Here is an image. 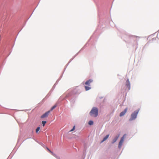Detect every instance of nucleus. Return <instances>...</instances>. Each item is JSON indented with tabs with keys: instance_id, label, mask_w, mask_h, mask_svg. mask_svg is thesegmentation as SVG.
Wrapping results in <instances>:
<instances>
[{
	"instance_id": "dca6fc26",
	"label": "nucleus",
	"mask_w": 159,
	"mask_h": 159,
	"mask_svg": "<svg viewBox=\"0 0 159 159\" xmlns=\"http://www.w3.org/2000/svg\"><path fill=\"white\" fill-rule=\"evenodd\" d=\"M49 152H50L52 154H53V152L51 151V150L49 149L48 150Z\"/></svg>"
},
{
	"instance_id": "2eb2a0df",
	"label": "nucleus",
	"mask_w": 159,
	"mask_h": 159,
	"mask_svg": "<svg viewBox=\"0 0 159 159\" xmlns=\"http://www.w3.org/2000/svg\"><path fill=\"white\" fill-rule=\"evenodd\" d=\"M75 129V126H74L73 128L70 131L71 132L74 130Z\"/></svg>"
},
{
	"instance_id": "6e6552de",
	"label": "nucleus",
	"mask_w": 159,
	"mask_h": 159,
	"mask_svg": "<svg viewBox=\"0 0 159 159\" xmlns=\"http://www.w3.org/2000/svg\"><path fill=\"white\" fill-rule=\"evenodd\" d=\"M119 135H118V136H116L115 138H114V139H113L112 141V143H114L117 140L118 138H119Z\"/></svg>"
},
{
	"instance_id": "20e7f679",
	"label": "nucleus",
	"mask_w": 159,
	"mask_h": 159,
	"mask_svg": "<svg viewBox=\"0 0 159 159\" xmlns=\"http://www.w3.org/2000/svg\"><path fill=\"white\" fill-rule=\"evenodd\" d=\"M50 112V111H49L47 112H45V113L43 114L41 116V118H43L45 117H47L48 115L49 114Z\"/></svg>"
},
{
	"instance_id": "7ed1b4c3",
	"label": "nucleus",
	"mask_w": 159,
	"mask_h": 159,
	"mask_svg": "<svg viewBox=\"0 0 159 159\" xmlns=\"http://www.w3.org/2000/svg\"><path fill=\"white\" fill-rule=\"evenodd\" d=\"M138 113V111H134V112L131 114V117L130 119V120H132L135 119L137 117Z\"/></svg>"
},
{
	"instance_id": "1a4fd4ad",
	"label": "nucleus",
	"mask_w": 159,
	"mask_h": 159,
	"mask_svg": "<svg viewBox=\"0 0 159 159\" xmlns=\"http://www.w3.org/2000/svg\"><path fill=\"white\" fill-rule=\"evenodd\" d=\"M109 134L107 135L103 139V140L101 141V142L102 143L104 141H105L109 137Z\"/></svg>"
},
{
	"instance_id": "f257e3e1",
	"label": "nucleus",
	"mask_w": 159,
	"mask_h": 159,
	"mask_svg": "<svg viewBox=\"0 0 159 159\" xmlns=\"http://www.w3.org/2000/svg\"><path fill=\"white\" fill-rule=\"evenodd\" d=\"M98 108L96 107H93L89 114L91 116L93 117H96L98 115Z\"/></svg>"
},
{
	"instance_id": "0eeeda50",
	"label": "nucleus",
	"mask_w": 159,
	"mask_h": 159,
	"mask_svg": "<svg viewBox=\"0 0 159 159\" xmlns=\"http://www.w3.org/2000/svg\"><path fill=\"white\" fill-rule=\"evenodd\" d=\"M126 86L128 87V89L129 90L130 89V84L129 81V80L128 79L126 81Z\"/></svg>"
},
{
	"instance_id": "39448f33",
	"label": "nucleus",
	"mask_w": 159,
	"mask_h": 159,
	"mask_svg": "<svg viewBox=\"0 0 159 159\" xmlns=\"http://www.w3.org/2000/svg\"><path fill=\"white\" fill-rule=\"evenodd\" d=\"M93 80L90 79L86 81L85 83V84L87 85L90 86V84L93 82Z\"/></svg>"
},
{
	"instance_id": "ddd939ff",
	"label": "nucleus",
	"mask_w": 159,
	"mask_h": 159,
	"mask_svg": "<svg viewBox=\"0 0 159 159\" xmlns=\"http://www.w3.org/2000/svg\"><path fill=\"white\" fill-rule=\"evenodd\" d=\"M93 121H92V120H90L89 122V124L90 125H93Z\"/></svg>"
},
{
	"instance_id": "f03ea898",
	"label": "nucleus",
	"mask_w": 159,
	"mask_h": 159,
	"mask_svg": "<svg viewBox=\"0 0 159 159\" xmlns=\"http://www.w3.org/2000/svg\"><path fill=\"white\" fill-rule=\"evenodd\" d=\"M126 134H125L122 137V138H121V139L119 143L118 148H121L122 145V143L124 142V139L126 137Z\"/></svg>"
},
{
	"instance_id": "423d86ee",
	"label": "nucleus",
	"mask_w": 159,
	"mask_h": 159,
	"mask_svg": "<svg viewBox=\"0 0 159 159\" xmlns=\"http://www.w3.org/2000/svg\"><path fill=\"white\" fill-rule=\"evenodd\" d=\"M127 110V108H126L124 111L121 112L120 114V116H122L125 115Z\"/></svg>"
},
{
	"instance_id": "9b49d317",
	"label": "nucleus",
	"mask_w": 159,
	"mask_h": 159,
	"mask_svg": "<svg viewBox=\"0 0 159 159\" xmlns=\"http://www.w3.org/2000/svg\"><path fill=\"white\" fill-rule=\"evenodd\" d=\"M40 129V127H38L36 129V133L38 134V131Z\"/></svg>"
},
{
	"instance_id": "f8f14e48",
	"label": "nucleus",
	"mask_w": 159,
	"mask_h": 159,
	"mask_svg": "<svg viewBox=\"0 0 159 159\" xmlns=\"http://www.w3.org/2000/svg\"><path fill=\"white\" fill-rule=\"evenodd\" d=\"M57 107V105H55L54 106H53L51 109L50 111H52L53 110V109H54L55 108Z\"/></svg>"
},
{
	"instance_id": "4468645a",
	"label": "nucleus",
	"mask_w": 159,
	"mask_h": 159,
	"mask_svg": "<svg viewBox=\"0 0 159 159\" xmlns=\"http://www.w3.org/2000/svg\"><path fill=\"white\" fill-rule=\"evenodd\" d=\"M42 123L43 125V126H44L45 124L46 123V121H42Z\"/></svg>"
},
{
	"instance_id": "f3484780",
	"label": "nucleus",
	"mask_w": 159,
	"mask_h": 159,
	"mask_svg": "<svg viewBox=\"0 0 159 159\" xmlns=\"http://www.w3.org/2000/svg\"><path fill=\"white\" fill-rule=\"evenodd\" d=\"M47 150H49V149L48 148H47Z\"/></svg>"
},
{
	"instance_id": "9d476101",
	"label": "nucleus",
	"mask_w": 159,
	"mask_h": 159,
	"mask_svg": "<svg viewBox=\"0 0 159 159\" xmlns=\"http://www.w3.org/2000/svg\"><path fill=\"white\" fill-rule=\"evenodd\" d=\"M91 88L89 86H85V89L86 91H88L91 89Z\"/></svg>"
}]
</instances>
